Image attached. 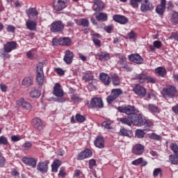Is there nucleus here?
<instances>
[{"label": "nucleus", "instance_id": "nucleus-1", "mask_svg": "<svg viewBox=\"0 0 178 178\" xmlns=\"http://www.w3.org/2000/svg\"><path fill=\"white\" fill-rule=\"evenodd\" d=\"M16 48H17V43H16V42H8L3 45V49L0 51L1 58H3L4 59L10 58L9 53L13 51L14 49H16Z\"/></svg>", "mask_w": 178, "mask_h": 178}, {"label": "nucleus", "instance_id": "nucleus-2", "mask_svg": "<svg viewBox=\"0 0 178 178\" xmlns=\"http://www.w3.org/2000/svg\"><path fill=\"white\" fill-rule=\"evenodd\" d=\"M118 111L121 113L128 115L131 118H133L134 115L139 112L137 108L130 105L120 106L118 107Z\"/></svg>", "mask_w": 178, "mask_h": 178}, {"label": "nucleus", "instance_id": "nucleus-3", "mask_svg": "<svg viewBox=\"0 0 178 178\" xmlns=\"http://www.w3.org/2000/svg\"><path fill=\"white\" fill-rule=\"evenodd\" d=\"M44 64H42V63H39L37 65L36 81L39 86H42V84H44V70H42Z\"/></svg>", "mask_w": 178, "mask_h": 178}, {"label": "nucleus", "instance_id": "nucleus-4", "mask_svg": "<svg viewBox=\"0 0 178 178\" xmlns=\"http://www.w3.org/2000/svg\"><path fill=\"white\" fill-rule=\"evenodd\" d=\"M65 30V24L62 21H54L50 26V31L52 33H63Z\"/></svg>", "mask_w": 178, "mask_h": 178}, {"label": "nucleus", "instance_id": "nucleus-5", "mask_svg": "<svg viewBox=\"0 0 178 178\" xmlns=\"http://www.w3.org/2000/svg\"><path fill=\"white\" fill-rule=\"evenodd\" d=\"M164 97L175 98L177 95V89L173 86H170L163 89Z\"/></svg>", "mask_w": 178, "mask_h": 178}, {"label": "nucleus", "instance_id": "nucleus-6", "mask_svg": "<svg viewBox=\"0 0 178 178\" xmlns=\"http://www.w3.org/2000/svg\"><path fill=\"white\" fill-rule=\"evenodd\" d=\"M122 91L120 89H113L111 95L107 97V102L112 104L116 98H118L120 95H122Z\"/></svg>", "mask_w": 178, "mask_h": 178}, {"label": "nucleus", "instance_id": "nucleus-7", "mask_svg": "<svg viewBox=\"0 0 178 178\" xmlns=\"http://www.w3.org/2000/svg\"><path fill=\"white\" fill-rule=\"evenodd\" d=\"M132 124H134V126H138L139 127L144 126V120L143 119V116L137 113L134 114L132 117Z\"/></svg>", "mask_w": 178, "mask_h": 178}, {"label": "nucleus", "instance_id": "nucleus-8", "mask_svg": "<svg viewBox=\"0 0 178 178\" xmlns=\"http://www.w3.org/2000/svg\"><path fill=\"white\" fill-rule=\"evenodd\" d=\"M154 6L149 1L145 0L140 6V10L141 12H143V13H145V12H149L151 10H153Z\"/></svg>", "mask_w": 178, "mask_h": 178}, {"label": "nucleus", "instance_id": "nucleus-9", "mask_svg": "<svg viewBox=\"0 0 178 178\" xmlns=\"http://www.w3.org/2000/svg\"><path fill=\"white\" fill-rule=\"evenodd\" d=\"M67 6V0H57L54 3V8L55 10H63Z\"/></svg>", "mask_w": 178, "mask_h": 178}, {"label": "nucleus", "instance_id": "nucleus-10", "mask_svg": "<svg viewBox=\"0 0 178 178\" xmlns=\"http://www.w3.org/2000/svg\"><path fill=\"white\" fill-rule=\"evenodd\" d=\"M74 58V54L70 50H66L63 57V60L67 65H71Z\"/></svg>", "mask_w": 178, "mask_h": 178}, {"label": "nucleus", "instance_id": "nucleus-11", "mask_svg": "<svg viewBox=\"0 0 178 178\" xmlns=\"http://www.w3.org/2000/svg\"><path fill=\"white\" fill-rule=\"evenodd\" d=\"M129 59L134 63H136V65H141L144 63V59L140 54H131L129 56Z\"/></svg>", "mask_w": 178, "mask_h": 178}, {"label": "nucleus", "instance_id": "nucleus-12", "mask_svg": "<svg viewBox=\"0 0 178 178\" xmlns=\"http://www.w3.org/2000/svg\"><path fill=\"white\" fill-rule=\"evenodd\" d=\"M93 3L92 10H95V12H101V10H104L105 4L104 2L101 1V0H93Z\"/></svg>", "mask_w": 178, "mask_h": 178}, {"label": "nucleus", "instance_id": "nucleus-13", "mask_svg": "<svg viewBox=\"0 0 178 178\" xmlns=\"http://www.w3.org/2000/svg\"><path fill=\"white\" fill-rule=\"evenodd\" d=\"M90 156H92V152L89 149H86L79 153L76 158L78 161H83V159L90 158Z\"/></svg>", "mask_w": 178, "mask_h": 178}, {"label": "nucleus", "instance_id": "nucleus-14", "mask_svg": "<svg viewBox=\"0 0 178 178\" xmlns=\"http://www.w3.org/2000/svg\"><path fill=\"white\" fill-rule=\"evenodd\" d=\"M134 91L135 94L142 97H145V94H147V90H145L144 87L140 85H136L134 88Z\"/></svg>", "mask_w": 178, "mask_h": 178}, {"label": "nucleus", "instance_id": "nucleus-15", "mask_svg": "<svg viewBox=\"0 0 178 178\" xmlns=\"http://www.w3.org/2000/svg\"><path fill=\"white\" fill-rule=\"evenodd\" d=\"M53 94L56 97H58L60 98H62L63 97V90H62V86L60 83H56L54 87Z\"/></svg>", "mask_w": 178, "mask_h": 178}, {"label": "nucleus", "instance_id": "nucleus-16", "mask_svg": "<svg viewBox=\"0 0 178 178\" xmlns=\"http://www.w3.org/2000/svg\"><path fill=\"white\" fill-rule=\"evenodd\" d=\"M90 104L92 105V108H103L104 102H102V99L99 97L92 98L90 100Z\"/></svg>", "mask_w": 178, "mask_h": 178}, {"label": "nucleus", "instance_id": "nucleus-17", "mask_svg": "<svg viewBox=\"0 0 178 178\" xmlns=\"http://www.w3.org/2000/svg\"><path fill=\"white\" fill-rule=\"evenodd\" d=\"M166 9V0H161V3L156 8V12L158 15H163Z\"/></svg>", "mask_w": 178, "mask_h": 178}, {"label": "nucleus", "instance_id": "nucleus-18", "mask_svg": "<svg viewBox=\"0 0 178 178\" xmlns=\"http://www.w3.org/2000/svg\"><path fill=\"white\" fill-rule=\"evenodd\" d=\"M32 124L36 130L41 131L44 129V124H42V121L40 118H35L32 121Z\"/></svg>", "mask_w": 178, "mask_h": 178}, {"label": "nucleus", "instance_id": "nucleus-19", "mask_svg": "<svg viewBox=\"0 0 178 178\" xmlns=\"http://www.w3.org/2000/svg\"><path fill=\"white\" fill-rule=\"evenodd\" d=\"M23 163L27 165L28 166H31L32 168H35L37 166V161L34 159L23 157L22 159Z\"/></svg>", "mask_w": 178, "mask_h": 178}, {"label": "nucleus", "instance_id": "nucleus-20", "mask_svg": "<svg viewBox=\"0 0 178 178\" xmlns=\"http://www.w3.org/2000/svg\"><path fill=\"white\" fill-rule=\"evenodd\" d=\"M132 152L135 154V155H142L144 152V145L141 144L135 145L132 149Z\"/></svg>", "mask_w": 178, "mask_h": 178}, {"label": "nucleus", "instance_id": "nucleus-21", "mask_svg": "<svg viewBox=\"0 0 178 178\" xmlns=\"http://www.w3.org/2000/svg\"><path fill=\"white\" fill-rule=\"evenodd\" d=\"M113 20L120 24H126L129 22V19L123 15H115L113 16Z\"/></svg>", "mask_w": 178, "mask_h": 178}, {"label": "nucleus", "instance_id": "nucleus-22", "mask_svg": "<svg viewBox=\"0 0 178 178\" xmlns=\"http://www.w3.org/2000/svg\"><path fill=\"white\" fill-rule=\"evenodd\" d=\"M99 79L104 86H109L111 84V76L106 73H101L99 74Z\"/></svg>", "mask_w": 178, "mask_h": 178}, {"label": "nucleus", "instance_id": "nucleus-23", "mask_svg": "<svg viewBox=\"0 0 178 178\" xmlns=\"http://www.w3.org/2000/svg\"><path fill=\"white\" fill-rule=\"evenodd\" d=\"M37 170L41 173H47L48 172V163L40 162L38 164Z\"/></svg>", "mask_w": 178, "mask_h": 178}, {"label": "nucleus", "instance_id": "nucleus-24", "mask_svg": "<svg viewBox=\"0 0 178 178\" xmlns=\"http://www.w3.org/2000/svg\"><path fill=\"white\" fill-rule=\"evenodd\" d=\"M95 145L97 148H104L105 147V140L102 136H97L95 140Z\"/></svg>", "mask_w": 178, "mask_h": 178}, {"label": "nucleus", "instance_id": "nucleus-25", "mask_svg": "<svg viewBox=\"0 0 178 178\" xmlns=\"http://www.w3.org/2000/svg\"><path fill=\"white\" fill-rule=\"evenodd\" d=\"M26 26L27 29L31 31H35V30H37V22L31 19H28L26 22Z\"/></svg>", "mask_w": 178, "mask_h": 178}, {"label": "nucleus", "instance_id": "nucleus-26", "mask_svg": "<svg viewBox=\"0 0 178 178\" xmlns=\"http://www.w3.org/2000/svg\"><path fill=\"white\" fill-rule=\"evenodd\" d=\"M17 105H19V106H22L24 109L30 110L31 109V104L30 103L26 102L23 99H19L17 101Z\"/></svg>", "mask_w": 178, "mask_h": 178}, {"label": "nucleus", "instance_id": "nucleus-27", "mask_svg": "<svg viewBox=\"0 0 178 178\" xmlns=\"http://www.w3.org/2000/svg\"><path fill=\"white\" fill-rule=\"evenodd\" d=\"M118 120L122 124H127V126H131L133 124L132 117L130 116L118 118Z\"/></svg>", "mask_w": 178, "mask_h": 178}, {"label": "nucleus", "instance_id": "nucleus-28", "mask_svg": "<svg viewBox=\"0 0 178 178\" xmlns=\"http://www.w3.org/2000/svg\"><path fill=\"white\" fill-rule=\"evenodd\" d=\"M82 79L84 80L86 83H88L90 81H92L94 80V74L91 72H87L86 73H84Z\"/></svg>", "mask_w": 178, "mask_h": 178}, {"label": "nucleus", "instance_id": "nucleus-29", "mask_svg": "<svg viewBox=\"0 0 178 178\" xmlns=\"http://www.w3.org/2000/svg\"><path fill=\"white\" fill-rule=\"evenodd\" d=\"M99 60L105 61L111 59V54L106 52H100L97 54Z\"/></svg>", "mask_w": 178, "mask_h": 178}, {"label": "nucleus", "instance_id": "nucleus-30", "mask_svg": "<svg viewBox=\"0 0 178 178\" xmlns=\"http://www.w3.org/2000/svg\"><path fill=\"white\" fill-rule=\"evenodd\" d=\"M118 65L122 69H127V61H126V57L123 56H119V60Z\"/></svg>", "mask_w": 178, "mask_h": 178}, {"label": "nucleus", "instance_id": "nucleus-31", "mask_svg": "<svg viewBox=\"0 0 178 178\" xmlns=\"http://www.w3.org/2000/svg\"><path fill=\"white\" fill-rule=\"evenodd\" d=\"M95 17L98 22H106L108 20V15L104 13L95 14Z\"/></svg>", "mask_w": 178, "mask_h": 178}, {"label": "nucleus", "instance_id": "nucleus-32", "mask_svg": "<svg viewBox=\"0 0 178 178\" xmlns=\"http://www.w3.org/2000/svg\"><path fill=\"white\" fill-rule=\"evenodd\" d=\"M147 163H148L143 158H139L132 161V165L135 166H138L139 165H140V166H147Z\"/></svg>", "mask_w": 178, "mask_h": 178}, {"label": "nucleus", "instance_id": "nucleus-33", "mask_svg": "<svg viewBox=\"0 0 178 178\" xmlns=\"http://www.w3.org/2000/svg\"><path fill=\"white\" fill-rule=\"evenodd\" d=\"M161 47H162V42H161L159 40H155L153 42V45L150 44L149 46V48L150 51H152V52H154L155 48H157V49H159L161 48Z\"/></svg>", "mask_w": 178, "mask_h": 178}, {"label": "nucleus", "instance_id": "nucleus-34", "mask_svg": "<svg viewBox=\"0 0 178 178\" xmlns=\"http://www.w3.org/2000/svg\"><path fill=\"white\" fill-rule=\"evenodd\" d=\"M33 83H34L33 78L26 77L22 81V86L24 87H31V86H33Z\"/></svg>", "mask_w": 178, "mask_h": 178}, {"label": "nucleus", "instance_id": "nucleus-35", "mask_svg": "<svg viewBox=\"0 0 178 178\" xmlns=\"http://www.w3.org/2000/svg\"><path fill=\"white\" fill-rule=\"evenodd\" d=\"M74 22L77 26H82V27H88L90 22L87 19H81V20L74 19Z\"/></svg>", "mask_w": 178, "mask_h": 178}, {"label": "nucleus", "instance_id": "nucleus-36", "mask_svg": "<svg viewBox=\"0 0 178 178\" xmlns=\"http://www.w3.org/2000/svg\"><path fill=\"white\" fill-rule=\"evenodd\" d=\"M119 135L124 136L125 137H130L133 135V134L131 133V130H127V129L122 127L120 129Z\"/></svg>", "mask_w": 178, "mask_h": 178}, {"label": "nucleus", "instance_id": "nucleus-37", "mask_svg": "<svg viewBox=\"0 0 178 178\" xmlns=\"http://www.w3.org/2000/svg\"><path fill=\"white\" fill-rule=\"evenodd\" d=\"M72 44V40L70 38H60V45H64L65 47H69Z\"/></svg>", "mask_w": 178, "mask_h": 178}, {"label": "nucleus", "instance_id": "nucleus-38", "mask_svg": "<svg viewBox=\"0 0 178 178\" xmlns=\"http://www.w3.org/2000/svg\"><path fill=\"white\" fill-rule=\"evenodd\" d=\"M113 122L111 121V120H108L106 121H104L102 124V127H104L106 130H112L113 129Z\"/></svg>", "mask_w": 178, "mask_h": 178}, {"label": "nucleus", "instance_id": "nucleus-39", "mask_svg": "<svg viewBox=\"0 0 178 178\" xmlns=\"http://www.w3.org/2000/svg\"><path fill=\"white\" fill-rule=\"evenodd\" d=\"M169 162L171 163V165H178V154L170 155Z\"/></svg>", "mask_w": 178, "mask_h": 178}, {"label": "nucleus", "instance_id": "nucleus-40", "mask_svg": "<svg viewBox=\"0 0 178 178\" xmlns=\"http://www.w3.org/2000/svg\"><path fill=\"white\" fill-rule=\"evenodd\" d=\"M147 109L151 113H159V108L154 104H150L148 105Z\"/></svg>", "mask_w": 178, "mask_h": 178}, {"label": "nucleus", "instance_id": "nucleus-41", "mask_svg": "<svg viewBox=\"0 0 178 178\" xmlns=\"http://www.w3.org/2000/svg\"><path fill=\"white\" fill-rule=\"evenodd\" d=\"M26 13L29 17L38 16V11L34 8H29L28 10H26Z\"/></svg>", "mask_w": 178, "mask_h": 178}, {"label": "nucleus", "instance_id": "nucleus-42", "mask_svg": "<svg viewBox=\"0 0 178 178\" xmlns=\"http://www.w3.org/2000/svg\"><path fill=\"white\" fill-rule=\"evenodd\" d=\"M156 74L157 76H161V77H163V76H165L166 74V69L159 67L155 70Z\"/></svg>", "mask_w": 178, "mask_h": 178}, {"label": "nucleus", "instance_id": "nucleus-43", "mask_svg": "<svg viewBox=\"0 0 178 178\" xmlns=\"http://www.w3.org/2000/svg\"><path fill=\"white\" fill-rule=\"evenodd\" d=\"M62 165V161L59 160L54 161L51 164L52 172H58V168Z\"/></svg>", "mask_w": 178, "mask_h": 178}, {"label": "nucleus", "instance_id": "nucleus-44", "mask_svg": "<svg viewBox=\"0 0 178 178\" xmlns=\"http://www.w3.org/2000/svg\"><path fill=\"white\" fill-rule=\"evenodd\" d=\"M111 79L113 86H119V84H120V79H119V76H118V74H112Z\"/></svg>", "mask_w": 178, "mask_h": 178}, {"label": "nucleus", "instance_id": "nucleus-45", "mask_svg": "<svg viewBox=\"0 0 178 178\" xmlns=\"http://www.w3.org/2000/svg\"><path fill=\"white\" fill-rule=\"evenodd\" d=\"M146 78L147 74H139L136 76V80H139V83H141L142 84H143V83H145Z\"/></svg>", "mask_w": 178, "mask_h": 178}, {"label": "nucleus", "instance_id": "nucleus-46", "mask_svg": "<svg viewBox=\"0 0 178 178\" xmlns=\"http://www.w3.org/2000/svg\"><path fill=\"white\" fill-rule=\"evenodd\" d=\"M172 24H177L178 22V13L176 11H172V17L170 19Z\"/></svg>", "mask_w": 178, "mask_h": 178}, {"label": "nucleus", "instance_id": "nucleus-47", "mask_svg": "<svg viewBox=\"0 0 178 178\" xmlns=\"http://www.w3.org/2000/svg\"><path fill=\"white\" fill-rule=\"evenodd\" d=\"M41 95V92L38 90H33L30 92V97L31 98H38Z\"/></svg>", "mask_w": 178, "mask_h": 178}, {"label": "nucleus", "instance_id": "nucleus-48", "mask_svg": "<svg viewBox=\"0 0 178 178\" xmlns=\"http://www.w3.org/2000/svg\"><path fill=\"white\" fill-rule=\"evenodd\" d=\"M140 2H143V0H130L129 5L134 9H137L138 8V3Z\"/></svg>", "mask_w": 178, "mask_h": 178}, {"label": "nucleus", "instance_id": "nucleus-49", "mask_svg": "<svg viewBox=\"0 0 178 178\" xmlns=\"http://www.w3.org/2000/svg\"><path fill=\"white\" fill-rule=\"evenodd\" d=\"M0 145H9L8 138L3 136H0Z\"/></svg>", "mask_w": 178, "mask_h": 178}, {"label": "nucleus", "instance_id": "nucleus-50", "mask_svg": "<svg viewBox=\"0 0 178 178\" xmlns=\"http://www.w3.org/2000/svg\"><path fill=\"white\" fill-rule=\"evenodd\" d=\"M145 136V133H144L143 130L141 129H137L136 131V136L138 138H143V137Z\"/></svg>", "mask_w": 178, "mask_h": 178}, {"label": "nucleus", "instance_id": "nucleus-51", "mask_svg": "<svg viewBox=\"0 0 178 178\" xmlns=\"http://www.w3.org/2000/svg\"><path fill=\"white\" fill-rule=\"evenodd\" d=\"M170 148H171V151H172V152H174V154L175 155H178V145L175 144V143H172L170 145Z\"/></svg>", "mask_w": 178, "mask_h": 178}, {"label": "nucleus", "instance_id": "nucleus-52", "mask_svg": "<svg viewBox=\"0 0 178 178\" xmlns=\"http://www.w3.org/2000/svg\"><path fill=\"white\" fill-rule=\"evenodd\" d=\"M31 147H33V144L31 142H25L22 145V148H24V149H25V151H29V149H30V148H31Z\"/></svg>", "mask_w": 178, "mask_h": 178}, {"label": "nucleus", "instance_id": "nucleus-53", "mask_svg": "<svg viewBox=\"0 0 178 178\" xmlns=\"http://www.w3.org/2000/svg\"><path fill=\"white\" fill-rule=\"evenodd\" d=\"M75 119L79 123H83L86 120V118L80 114H76L75 116Z\"/></svg>", "mask_w": 178, "mask_h": 178}, {"label": "nucleus", "instance_id": "nucleus-54", "mask_svg": "<svg viewBox=\"0 0 178 178\" xmlns=\"http://www.w3.org/2000/svg\"><path fill=\"white\" fill-rule=\"evenodd\" d=\"M154 125V123L152 122L149 120H143V126L145 127H152Z\"/></svg>", "mask_w": 178, "mask_h": 178}, {"label": "nucleus", "instance_id": "nucleus-55", "mask_svg": "<svg viewBox=\"0 0 178 178\" xmlns=\"http://www.w3.org/2000/svg\"><path fill=\"white\" fill-rule=\"evenodd\" d=\"M159 175H160V176H162V169H161V168L154 169V170L153 172V176L154 177H156V176H159Z\"/></svg>", "mask_w": 178, "mask_h": 178}, {"label": "nucleus", "instance_id": "nucleus-56", "mask_svg": "<svg viewBox=\"0 0 178 178\" xmlns=\"http://www.w3.org/2000/svg\"><path fill=\"white\" fill-rule=\"evenodd\" d=\"M74 177H83V172L80 170H74Z\"/></svg>", "mask_w": 178, "mask_h": 178}, {"label": "nucleus", "instance_id": "nucleus-57", "mask_svg": "<svg viewBox=\"0 0 178 178\" xmlns=\"http://www.w3.org/2000/svg\"><path fill=\"white\" fill-rule=\"evenodd\" d=\"M26 56H27L28 59H33V58H34V49L29 51L26 53Z\"/></svg>", "mask_w": 178, "mask_h": 178}, {"label": "nucleus", "instance_id": "nucleus-58", "mask_svg": "<svg viewBox=\"0 0 178 178\" xmlns=\"http://www.w3.org/2000/svg\"><path fill=\"white\" fill-rule=\"evenodd\" d=\"M6 30L8 33H15L16 27L13 26V25H8Z\"/></svg>", "mask_w": 178, "mask_h": 178}, {"label": "nucleus", "instance_id": "nucleus-59", "mask_svg": "<svg viewBox=\"0 0 178 178\" xmlns=\"http://www.w3.org/2000/svg\"><path fill=\"white\" fill-rule=\"evenodd\" d=\"M149 138L152 140H161V136L157 135L156 134H152L149 135Z\"/></svg>", "mask_w": 178, "mask_h": 178}, {"label": "nucleus", "instance_id": "nucleus-60", "mask_svg": "<svg viewBox=\"0 0 178 178\" xmlns=\"http://www.w3.org/2000/svg\"><path fill=\"white\" fill-rule=\"evenodd\" d=\"M97 165V161L95 159H90L89 161V168L90 169H92L94 166Z\"/></svg>", "mask_w": 178, "mask_h": 178}, {"label": "nucleus", "instance_id": "nucleus-61", "mask_svg": "<svg viewBox=\"0 0 178 178\" xmlns=\"http://www.w3.org/2000/svg\"><path fill=\"white\" fill-rule=\"evenodd\" d=\"M6 159L3 156H2V153L0 152V167L2 168L3 165H5Z\"/></svg>", "mask_w": 178, "mask_h": 178}, {"label": "nucleus", "instance_id": "nucleus-62", "mask_svg": "<svg viewBox=\"0 0 178 178\" xmlns=\"http://www.w3.org/2000/svg\"><path fill=\"white\" fill-rule=\"evenodd\" d=\"M136 33L134 31H131L129 33H128V37L129 40H134L136 37Z\"/></svg>", "mask_w": 178, "mask_h": 178}, {"label": "nucleus", "instance_id": "nucleus-63", "mask_svg": "<svg viewBox=\"0 0 178 178\" xmlns=\"http://www.w3.org/2000/svg\"><path fill=\"white\" fill-rule=\"evenodd\" d=\"M146 81L147 83H152L153 84H155V79H154V78L146 75Z\"/></svg>", "mask_w": 178, "mask_h": 178}, {"label": "nucleus", "instance_id": "nucleus-64", "mask_svg": "<svg viewBox=\"0 0 178 178\" xmlns=\"http://www.w3.org/2000/svg\"><path fill=\"white\" fill-rule=\"evenodd\" d=\"M170 40H175V41H178V34L176 33H172L170 36Z\"/></svg>", "mask_w": 178, "mask_h": 178}]
</instances>
